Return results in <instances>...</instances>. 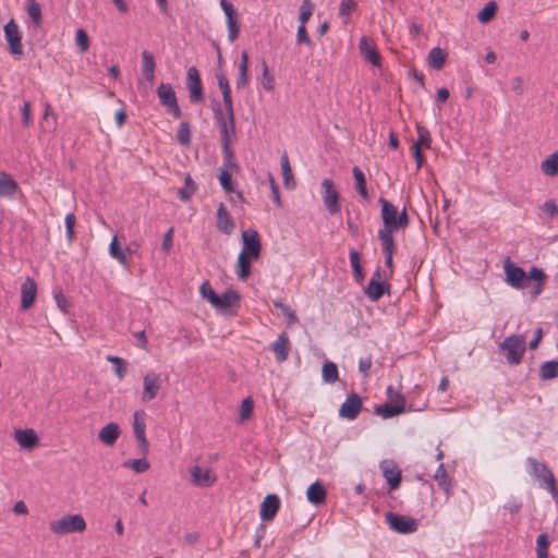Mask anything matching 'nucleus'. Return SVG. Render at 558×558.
Here are the masks:
<instances>
[{"label":"nucleus","mask_w":558,"mask_h":558,"mask_svg":"<svg viewBox=\"0 0 558 558\" xmlns=\"http://www.w3.org/2000/svg\"><path fill=\"white\" fill-rule=\"evenodd\" d=\"M529 465V473L532 477L538 481L539 486L546 488L553 497L558 496V488L555 476L548 466L538 462L535 458L529 457L526 459Z\"/></svg>","instance_id":"nucleus-1"},{"label":"nucleus","mask_w":558,"mask_h":558,"mask_svg":"<svg viewBox=\"0 0 558 558\" xmlns=\"http://www.w3.org/2000/svg\"><path fill=\"white\" fill-rule=\"evenodd\" d=\"M49 529L56 535L82 533L86 529V522L82 514H66L52 521Z\"/></svg>","instance_id":"nucleus-2"},{"label":"nucleus","mask_w":558,"mask_h":558,"mask_svg":"<svg viewBox=\"0 0 558 558\" xmlns=\"http://www.w3.org/2000/svg\"><path fill=\"white\" fill-rule=\"evenodd\" d=\"M525 345L526 340L523 335H512L499 344V349L506 352V360L510 365H517L523 357Z\"/></svg>","instance_id":"nucleus-3"},{"label":"nucleus","mask_w":558,"mask_h":558,"mask_svg":"<svg viewBox=\"0 0 558 558\" xmlns=\"http://www.w3.org/2000/svg\"><path fill=\"white\" fill-rule=\"evenodd\" d=\"M157 95L161 106H163L174 119L181 118V109L178 104L177 95L169 83H161L157 87Z\"/></svg>","instance_id":"nucleus-4"},{"label":"nucleus","mask_w":558,"mask_h":558,"mask_svg":"<svg viewBox=\"0 0 558 558\" xmlns=\"http://www.w3.org/2000/svg\"><path fill=\"white\" fill-rule=\"evenodd\" d=\"M506 281L515 289H524L529 286L527 274L523 268L513 264L509 257L504 262Z\"/></svg>","instance_id":"nucleus-5"},{"label":"nucleus","mask_w":558,"mask_h":558,"mask_svg":"<svg viewBox=\"0 0 558 558\" xmlns=\"http://www.w3.org/2000/svg\"><path fill=\"white\" fill-rule=\"evenodd\" d=\"M216 77H217L218 85H219V88H220L221 94H222V100H223V104H225V108H226L227 118H228V121H229V124H230V129H231V132L234 133V130H235V118H234L233 101H232V96H231V89H230L229 81H228V78L226 77V75L221 71L216 72Z\"/></svg>","instance_id":"nucleus-6"},{"label":"nucleus","mask_w":558,"mask_h":558,"mask_svg":"<svg viewBox=\"0 0 558 558\" xmlns=\"http://www.w3.org/2000/svg\"><path fill=\"white\" fill-rule=\"evenodd\" d=\"M322 197L330 215H337L341 207L339 205L340 194L331 179H324L322 182Z\"/></svg>","instance_id":"nucleus-7"},{"label":"nucleus","mask_w":558,"mask_h":558,"mask_svg":"<svg viewBox=\"0 0 558 558\" xmlns=\"http://www.w3.org/2000/svg\"><path fill=\"white\" fill-rule=\"evenodd\" d=\"M240 253L253 259H258L262 253V242L259 234L254 229H248L242 232V250Z\"/></svg>","instance_id":"nucleus-8"},{"label":"nucleus","mask_w":558,"mask_h":558,"mask_svg":"<svg viewBox=\"0 0 558 558\" xmlns=\"http://www.w3.org/2000/svg\"><path fill=\"white\" fill-rule=\"evenodd\" d=\"M162 381L160 374L153 371L147 372L143 377L142 401L149 402L154 400L162 386Z\"/></svg>","instance_id":"nucleus-9"},{"label":"nucleus","mask_w":558,"mask_h":558,"mask_svg":"<svg viewBox=\"0 0 558 558\" xmlns=\"http://www.w3.org/2000/svg\"><path fill=\"white\" fill-rule=\"evenodd\" d=\"M386 520L389 523L390 529L402 534L414 533L418 527L415 519L405 518L393 512H387Z\"/></svg>","instance_id":"nucleus-10"},{"label":"nucleus","mask_w":558,"mask_h":558,"mask_svg":"<svg viewBox=\"0 0 558 558\" xmlns=\"http://www.w3.org/2000/svg\"><path fill=\"white\" fill-rule=\"evenodd\" d=\"M390 286L381 279L380 268H377L371 278L364 293L371 301H378L386 291H389Z\"/></svg>","instance_id":"nucleus-11"},{"label":"nucleus","mask_w":558,"mask_h":558,"mask_svg":"<svg viewBox=\"0 0 558 558\" xmlns=\"http://www.w3.org/2000/svg\"><path fill=\"white\" fill-rule=\"evenodd\" d=\"M4 37L9 44L12 54L21 56L23 53L22 37L17 24L11 20L4 25Z\"/></svg>","instance_id":"nucleus-12"},{"label":"nucleus","mask_w":558,"mask_h":558,"mask_svg":"<svg viewBox=\"0 0 558 558\" xmlns=\"http://www.w3.org/2000/svg\"><path fill=\"white\" fill-rule=\"evenodd\" d=\"M397 403L386 402L375 407V414L383 418H390L405 411V400L401 393H396Z\"/></svg>","instance_id":"nucleus-13"},{"label":"nucleus","mask_w":558,"mask_h":558,"mask_svg":"<svg viewBox=\"0 0 558 558\" xmlns=\"http://www.w3.org/2000/svg\"><path fill=\"white\" fill-rule=\"evenodd\" d=\"M187 89L192 102H201L204 100L201 76L195 66H191L187 70Z\"/></svg>","instance_id":"nucleus-14"},{"label":"nucleus","mask_w":558,"mask_h":558,"mask_svg":"<svg viewBox=\"0 0 558 558\" xmlns=\"http://www.w3.org/2000/svg\"><path fill=\"white\" fill-rule=\"evenodd\" d=\"M362 410V398L353 392L348 396L339 410V415L347 420H355Z\"/></svg>","instance_id":"nucleus-15"},{"label":"nucleus","mask_w":558,"mask_h":558,"mask_svg":"<svg viewBox=\"0 0 558 558\" xmlns=\"http://www.w3.org/2000/svg\"><path fill=\"white\" fill-rule=\"evenodd\" d=\"M383 476L387 481L390 490H395L401 483V471L392 460H384L380 462Z\"/></svg>","instance_id":"nucleus-16"},{"label":"nucleus","mask_w":558,"mask_h":558,"mask_svg":"<svg viewBox=\"0 0 558 558\" xmlns=\"http://www.w3.org/2000/svg\"><path fill=\"white\" fill-rule=\"evenodd\" d=\"M133 429L134 435L136 437V440L138 442V446L141 448V452L143 454L148 453V441L145 435L146 424L144 420V413L140 411H135L133 414Z\"/></svg>","instance_id":"nucleus-17"},{"label":"nucleus","mask_w":558,"mask_h":558,"mask_svg":"<svg viewBox=\"0 0 558 558\" xmlns=\"http://www.w3.org/2000/svg\"><path fill=\"white\" fill-rule=\"evenodd\" d=\"M190 474L192 477V483L198 487H209L217 481V476L209 468L203 469L198 465H195L190 469Z\"/></svg>","instance_id":"nucleus-18"},{"label":"nucleus","mask_w":558,"mask_h":558,"mask_svg":"<svg viewBox=\"0 0 558 558\" xmlns=\"http://www.w3.org/2000/svg\"><path fill=\"white\" fill-rule=\"evenodd\" d=\"M280 508V499L276 494L267 495L260 505V518L263 521H271Z\"/></svg>","instance_id":"nucleus-19"},{"label":"nucleus","mask_w":558,"mask_h":558,"mask_svg":"<svg viewBox=\"0 0 558 558\" xmlns=\"http://www.w3.org/2000/svg\"><path fill=\"white\" fill-rule=\"evenodd\" d=\"M272 352L276 355V361L282 363L287 361L290 351V339L289 335L283 331L277 339L270 344Z\"/></svg>","instance_id":"nucleus-20"},{"label":"nucleus","mask_w":558,"mask_h":558,"mask_svg":"<svg viewBox=\"0 0 558 558\" xmlns=\"http://www.w3.org/2000/svg\"><path fill=\"white\" fill-rule=\"evenodd\" d=\"M217 221L216 227L217 229L222 232L223 234H231L235 228V223L228 213L226 206L223 203L219 204L218 210H217Z\"/></svg>","instance_id":"nucleus-21"},{"label":"nucleus","mask_w":558,"mask_h":558,"mask_svg":"<svg viewBox=\"0 0 558 558\" xmlns=\"http://www.w3.org/2000/svg\"><path fill=\"white\" fill-rule=\"evenodd\" d=\"M240 294L232 289H228L221 295H217L213 306L221 312H227L233 305H239Z\"/></svg>","instance_id":"nucleus-22"},{"label":"nucleus","mask_w":558,"mask_h":558,"mask_svg":"<svg viewBox=\"0 0 558 558\" xmlns=\"http://www.w3.org/2000/svg\"><path fill=\"white\" fill-rule=\"evenodd\" d=\"M121 435V428L118 423L110 422L98 433V439L106 446L112 447Z\"/></svg>","instance_id":"nucleus-23"},{"label":"nucleus","mask_w":558,"mask_h":558,"mask_svg":"<svg viewBox=\"0 0 558 558\" xmlns=\"http://www.w3.org/2000/svg\"><path fill=\"white\" fill-rule=\"evenodd\" d=\"M36 294H37V284L34 279L27 277L21 288V296H22L21 306L23 310H28L34 304Z\"/></svg>","instance_id":"nucleus-24"},{"label":"nucleus","mask_w":558,"mask_h":558,"mask_svg":"<svg viewBox=\"0 0 558 558\" xmlns=\"http://www.w3.org/2000/svg\"><path fill=\"white\" fill-rule=\"evenodd\" d=\"M360 49L365 60H367L371 64L375 66L380 65L381 57L379 52L377 51L375 45L365 36L360 40Z\"/></svg>","instance_id":"nucleus-25"},{"label":"nucleus","mask_w":558,"mask_h":558,"mask_svg":"<svg viewBox=\"0 0 558 558\" xmlns=\"http://www.w3.org/2000/svg\"><path fill=\"white\" fill-rule=\"evenodd\" d=\"M378 202L381 205V218L384 226L396 228V218L398 215L396 206L384 197H380Z\"/></svg>","instance_id":"nucleus-26"},{"label":"nucleus","mask_w":558,"mask_h":558,"mask_svg":"<svg viewBox=\"0 0 558 558\" xmlns=\"http://www.w3.org/2000/svg\"><path fill=\"white\" fill-rule=\"evenodd\" d=\"M15 439L22 448L28 450L33 449L38 442L37 434L33 429H17Z\"/></svg>","instance_id":"nucleus-27"},{"label":"nucleus","mask_w":558,"mask_h":558,"mask_svg":"<svg viewBox=\"0 0 558 558\" xmlns=\"http://www.w3.org/2000/svg\"><path fill=\"white\" fill-rule=\"evenodd\" d=\"M306 497L311 504L318 506L325 502L327 492L323 484L315 482L307 488Z\"/></svg>","instance_id":"nucleus-28"},{"label":"nucleus","mask_w":558,"mask_h":558,"mask_svg":"<svg viewBox=\"0 0 558 558\" xmlns=\"http://www.w3.org/2000/svg\"><path fill=\"white\" fill-rule=\"evenodd\" d=\"M248 83V53L246 50L241 52V59L239 64V75L236 77V88L242 89Z\"/></svg>","instance_id":"nucleus-29"},{"label":"nucleus","mask_w":558,"mask_h":558,"mask_svg":"<svg viewBox=\"0 0 558 558\" xmlns=\"http://www.w3.org/2000/svg\"><path fill=\"white\" fill-rule=\"evenodd\" d=\"M253 257H248L244 255V253H240L236 260V276L241 280H245L250 277L252 272V262Z\"/></svg>","instance_id":"nucleus-30"},{"label":"nucleus","mask_w":558,"mask_h":558,"mask_svg":"<svg viewBox=\"0 0 558 558\" xmlns=\"http://www.w3.org/2000/svg\"><path fill=\"white\" fill-rule=\"evenodd\" d=\"M155 60L154 56L147 51L144 50L142 52V72L144 77L149 82L153 83L155 80Z\"/></svg>","instance_id":"nucleus-31"},{"label":"nucleus","mask_w":558,"mask_h":558,"mask_svg":"<svg viewBox=\"0 0 558 558\" xmlns=\"http://www.w3.org/2000/svg\"><path fill=\"white\" fill-rule=\"evenodd\" d=\"M213 110H214L215 118L219 124L222 146L226 144H230V134H229V129H228L229 121H227L226 118L223 117L222 110L219 105L214 107Z\"/></svg>","instance_id":"nucleus-32"},{"label":"nucleus","mask_w":558,"mask_h":558,"mask_svg":"<svg viewBox=\"0 0 558 558\" xmlns=\"http://www.w3.org/2000/svg\"><path fill=\"white\" fill-rule=\"evenodd\" d=\"M16 189V182L7 173L0 172V197L14 195Z\"/></svg>","instance_id":"nucleus-33"},{"label":"nucleus","mask_w":558,"mask_h":558,"mask_svg":"<svg viewBox=\"0 0 558 558\" xmlns=\"http://www.w3.org/2000/svg\"><path fill=\"white\" fill-rule=\"evenodd\" d=\"M281 170L286 189L293 190L296 183L290 167L289 158L286 153L281 157Z\"/></svg>","instance_id":"nucleus-34"},{"label":"nucleus","mask_w":558,"mask_h":558,"mask_svg":"<svg viewBox=\"0 0 558 558\" xmlns=\"http://www.w3.org/2000/svg\"><path fill=\"white\" fill-rule=\"evenodd\" d=\"M447 59V53L439 47L433 48L428 53V63L435 70H440Z\"/></svg>","instance_id":"nucleus-35"},{"label":"nucleus","mask_w":558,"mask_h":558,"mask_svg":"<svg viewBox=\"0 0 558 558\" xmlns=\"http://www.w3.org/2000/svg\"><path fill=\"white\" fill-rule=\"evenodd\" d=\"M352 173H353V177H354V180H355V189L359 193V195L367 201L368 199V192H367V189H366V179H365V175L363 173V171L359 168V167H353L352 169Z\"/></svg>","instance_id":"nucleus-36"},{"label":"nucleus","mask_w":558,"mask_h":558,"mask_svg":"<svg viewBox=\"0 0 558 558\" xmlns=\"http://www.w3.org/2000/svg\"><path fill=\"white\" fill-rule=\"evenodd\" d=\"M393 231L396 228L385 227L378 231V238L381 241L383 251L396 250Z\"/></svg>","instance_id":"nucleus-37"},{"label":"nucleus","mask_w":558,"mask_h":558,"mask_svg":"<svg viewBox=\"0 0 558 558\" xmlns=\"http://www.w3.org/2000/svg\"><path fill=\"white\" fill-rule=\"evenodd\" d=\"M25 9L34 25L39 27L43 23L40 4L36 0H26Z\"/></svg>","instance_id":"nucleus-38"},{"label":"nucleus","mask_w":558,"mask_h":558,"mask_svg":"<svg viewBox=\"0 0 558 558\" xmlns=\"http://www.w3.org/2000/svg\"><path fill=\"white\" fill-rule=\"evenodd\" d=\"M541 170L548 177H554L558 173V151H555L542 161Z\"/></svg>","instance_id":"nucleus-39"},{"label":"nucleus","mask_w":558,"mask_h":558,"mask_svg":"<svg viewBox=\"0 0 558 558\" xmlns=\"http://www.w3.org/2000/svg\"><path fill=\"white\" fill-rule=\"evenodd\" d=\"M350 263L353 270V277L357 283H362L364 280V272L361 266L360 254L355 250L350 251Z\"/></svg>","instance_id":"nucleus-40"},{"label":"nucleus","mask_w":558,"mask_h":558,"mask_svg":"<svg viewBox=\"0 0 558 558\" xmlns=\"http://www.w3.org/2000/svg\"><path fill=\"white\" fill-rule=\"evenodd\" d=\"M539 377L543 380L558 377V360L543 363L539 368Z\"/></svg>","instance_id":"nucleus-41"},{"label":"nucleus","mask_w":558,"mask_h":558,"mask_svg":"<svg viewBox=\"0 0 558 558\" xmlns=\"http://www.w3.org/2000/svg\"><path fill=\"white\" fill-rule=\"evenodd\" d=\"M497 10H498V5L495 1H489L488 3H486V5L477 13V20L483 23V24H487L488 22H490L496 13H497Z\"/></svg>","instance_id":"nucleus-42"},{"label":"nucleus","mask_w":558,"mask_h":558,"mask_svg":"<svg viewBox=\"0 0 558 558\" xmlns=\"http://www.w3.org/2000/svg\"><path fill=\"white\" fill-rule=\"evenodd\" d=\"M322 376L325 383L333 384L339 378L338 367L333 362H326L322 368Z\"/></svg>","instance_id":"nucleus-43"},{"label":"nucleus","mask_w":558,"mask_h":558,"mask_svg":"<svg viewBox=\"0 0 558 558\" xmlns=\"http://www.w3.org/2000/svg\"><path fill=\"white\" fill-rule=\"evenodd\" d=\"M184 182L185 186L179 190L178 195L181 201L186 202L195 193L196 184L189 174L185 177Z\"/></svg>","instance_id":"nucleus-44"},{"label":"nucleus","mask_w":558,"mask_h":558,"mask_svg":"<svg viewBox=\"0 0 558 558\" xmlns=\"http://www.w3.org/2000/svg\"><path fill=\"white\" fill-rule=\"evenodd\" d=\"M123 468L132 469L136 473H144L149 469V463L145 458L128 460L123 462Z\"/></svg>","instance_id":"nucleus-45"},{"label":"nucleus","mask_w":558,"mask_h":558,"mask_svg":"<svg viewBox=\"0 0 558 558\" xmlns=\"http://www.w3.org/2000/svg\"><path fill=\"white\" fill-rule=\"evenodd\" d=\"M549 539L546 533H542L536 538L537 558H548Z\"/></svg>","instance_id":"nucleus-46"},{"label":"nucleus","mask_w":558,"mask_h":558,"mask_svg":"<svg viewBox=\"0 0 558 558\" xmlns=\"http://www.w3.org/2000/svg\"><path fill=\"white\" fill-rule=\"evenodd\" d=\"M272 304L276 308L281 311L282 315L287 317L289 325H294L298 323V317L295 313L283 302H281L280 300H274Z\"/></svg>","instance_id":"nucleus-47"},{"label":"nucleus","mask_w":558,"mask_h":558,"mask_svg":"<svg viewBox=\"0 0 558 558\" xmlns=\"http://www.w3.org/2000/svg\"><path fill=\"white\" fill-rule=\"evenodd\" d=\"M434 478L445 492H449L451 485L450 482L448 481L447 472L442 463L439 464V466L437 468L434 474Z\"/></svg>","instance_id":"nucleus-48"},{"label":"nucleus","mask_w":558,"mask_h":558,"mask_svg":"<svg viewBox=\"0 0 558 558\" xmlns=\"http://www.w3.org/2000/svg\"><path fill=\"white\" fill-rule=\"evenodd\" d=\"M177 138L181 145L187 146L191 144V130L189 122L183 121L180 123Z\"/></svg>","instance_id":"nucleus-49"},{"label":"nucleus","mask_w":558,"mask_h":558,"mask_svg":"<svg viewBox=\"0 0 558 558\" xmlns=\"http://www.w3.org/2000/svg\"><path fill=\"white\" fill-rule=\"evenodd\" d=\"M109 362L114 365V373L120 380H122L126 374V363L122 357L109 355L107 357Z\"/></svg>","instance_id":"nucleus-50"},{"label":"nucleus","mask_w":558,"mask_h":558,"mask_svg":"<svg viewBox=\"0 0 558 558\" xmlns=\"http://www.w3.org/2000/svg\"><path fill=\"white\" fill-rule=\"evenodd\" d=\"M109 253L110 255L116 258L121 265L126 264V255L125 253L119 247L117 236H113L110 245H109Z\"/></svg>","instance_id":"nucleus-51"},{"label":"nucleus","mask_w":558,"mask_h":558,"mask_svg":"<svg viewBox=\"0 0 558 558\" xmlns=\"http://www.w3.org/2000/svg\"><path fill=\"white\" fill-rule=\"evenodd\" d=\"M314 5L311 0H303L300 8V24L306 25L307 21L311 19L313 14Z\"/></svg>","instance_id":"nucleus-52"},{"label":"nucleus","mask_w":558,"mask_h":558,"mask_svg":"<svg viewBox=\"0 0 558 558\" xmlns=\"http://www.w3.org/2000/svg\"><path fill=\"white\" fill-rule=\"evenodd\" d=\"M219 181H220L222 189L227 193L234 191L232 177L227 169H225V168L220 169Z\"/></svg>","instance_id":"nucleus-53"},{"label":"nucleus","mask_w":558,"mask_h":558,"mask_svg":"<svg viewBox=\"0 0 558 558\" xmlns=\"http://www.w3.org/2000/svg\"><path fill=\"white\" fill-rule=\"evenodd\" d=\"M222 154L225 159V165L230 169H239V166L234 159L233 150L231 149L230 144H226L222 146Z\"/></svg>","instance_id":"nucleus-54"},{"label":"nucleus","mask_w":558,"mask_h":558,"mask_svg":"<svg viewBox=\"0 0 558 558\" xmlns=\"http://www.w3.org/2000/svg\"><path fill=\"white\" fill-rule=\"evenodd\" d=\"M416 130H417L418 138L415 143H420V147L424 146L426 148H429L432 140H430V134H429V131L427 130V128H425L421 124H417Z\"/></svg>","instance_id":"nucleus-55"},{"label":"nucleus","mask_w":558,"mask_h":558,"mask_svg":"<svg viewBox=\"0 0 558 558\" xmlns=\"http://www.w3.org/2000/svg\"><path fill=\"white\" fill-rule=\"evenodd\" d=\"M356 2L354 0H341L339 5V16L348 19L349 15L356 10Z\"/></svg>","instance_id":"nucleus-56"},{"label":"nucleus","mask_w":558,"mask_h":558,"mask_svg":"<svg viewBox=\"0 0 558 558\" xmlns=\"http://www.w3.org/2000/svg\"><path fill=\"white\" fill-rule=\"evenodd\" d=\"M253 409H254V401L252 398H245L242 403H241V407H240V418L241 421H244V420H247L252 413H253Z\"/></svg>","instance_id":"nucleus-57"},{"label":"nucleus","mask_w":558,"mask_h":558,"mask_svg":"<svg viewBox=\"0 0 558 558\" xmlns=\"http://www.w3.org/2000/svg\"><path fill=\"white\" fill-rule=\"evenodd\" d=\"M75 41L82 52H85L89 48V38L85 29L80 28L76 31Z\"/></svg>","instance_id":"nucleus-58"},{"label":"nucleus","mask_w":558,"mask_h":558,"mask_svg":"<svg viewBox=\"0 0 558 558\" xmlns=\"http://www.w3.org/2000/svg\"><path fill=\"white\" fill-rule=\"evenodd\" d=\"M262 65H263V77H264L262 85L266 90H272L275 88V78L269 73L268 65L265 61H263Z\"/></svg>","instance_id":"nucleus-59"},{"label":"nucleus","mask_w":558,"mask_h":558,"mask_svg":"<svg viewBox=\"0 0 558 558\" xmlns=\"http://www.w3.org/2000/svg\"><path fill=\"white\" fill-rule=\"evenodd\" d=\"M75 215L73 213H69L65 216L64 222H65V234L66 239L72 242L74 239V226H75Z\"/></svg>","instance_id":"nucleus-60"},{"label":"nucleus","mask_w":558,"mask_h":558,"mask_svg":"<svg viewBox=\"0 0 558 558\" xmlns=\"http://www.w3.org/2000/svg\"><path fill=\"white\" fill-rule=\"evenodd\" d=\"M201 294L204 299H206L211 305L214 304L215 300L217 299V293L213 290L208 281H205L201 286Z\"/></svg>","instance_id":"nucleus-61"},{"label":"nucleus","mask_w":558,"mask_h":558,"mask_svg":"<svg viewBox=\"0 0 558 558\" xmlns=\"http://www.w3.org/2000/svg\"><path fill=\"white\" fill-rule=\"evenodd\" d=\"M220 7L226 14L227 23L238 19L236 11L232 3L228 2L227 0H220Z\"/></svg>","instance_id":"nucleus-62"},{"label":"nucleus","mask_w":558,"mask_h":558,"mask_svg":"<svg viewBox=\"0 0 558 558\" xmlns=\"http://www.w3.org/2000/svg\"><path fill=\"white\" fill-rule=\"evenodd\" d=\"M296 43L299 45H301V44H305V45H308V46L312 45L311 38H310V36L307 34V31H306V25L300 24V26L298 27Z\"/></svg>","instance_id":"nucleus-63"},{"label":"nucleus","mask_w":558,"mask_h":558,"mask_svg":"<svg viewBox=\"0 0 558 558\" xmlns=\"http://www.w3.org/2000/svg\"><path fill=\"white\" fill-rule=\"evenodd\" d=\"M227 25H228V38L231 43H233L239 37L240 26H239L236 20L228 22Z\"/></svg>","instance_id":"nucleus-64"}]
</instances>
